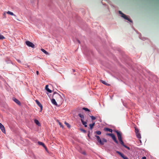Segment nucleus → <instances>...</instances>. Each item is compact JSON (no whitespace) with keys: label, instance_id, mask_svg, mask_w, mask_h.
Listing matches in <instances>:
<instances>
[{"label":"nucleus","instance_id":"nucleus-1","mask_svg":"<svg viewBox=\"0 0 159 159\" xmlns=\"http://www.w3.org/2000/svg\"><path fill=\"white\" fill-rule=\"evenodd\" d=\"M52 97L53 98L52 99L51 102L54 105H57L56 100L59 103L61 104L62 103L63 99L59 94L57 93H54Z\"/></svg>","mask_w":159,"mask_h":159},{"label":"nucleus","instance_id":"nucleus-2","mask_svg":"<svg viewBox=\"0 0 159 159\" xmlns=\"http://www.w3.org/2000/svg\"><path fill=\"white\" fill-rule=\"evenodd\" d=\"M95 137L97 138L98 142L101 145H103L104 144V143H106L107 142V139L104 138L101 139L100 137L98 135H95Z\"/></svg>","mask_w":159,"mask_h":159},{"label":"nucleus","instance_id":"nucleus-3","mask_svg":"<svg viewBox=\"0 0 159 159\" xmlns=\"http://www.w3.org/2000/svg\"><path fill=\"white\" fill-rule=\"evenodd\" d=\"M26 44L29 47H31L33 48L35 47L34 45L32 42L28 41H26L25 42Z\"/></svg>","mask_w":159,"mask_h":159},{"label":"nucleus","instance_id":"nucleus-4","mask_svg":"<svg viewBox=\"0 0 159 159\" xmlns=\"http://www.w3.org/2000/svg\"><path fill=\"white\" fill-rule=\"evenodd\" d=\"M116 152L120 155L124 159H129L127 157L125 156L122 153L120 152L117 151H116Z\"/></svg>","mask_w":159,"mask_h":159},{"label":"nucleus","instance_id":"nucleus-5","mask_svg":"<svg viewBox=\"0 0 159 159\" xmlns=\"http://www.w3.org/2000/svg\"><path fill=\"white\" fill-rule=\"evenodd\" d=\"M116 132L117 134L119 140L122 139L121 133L119 132L117 130L116 131Z\"/></svg>","mask_w":159,"mask_h":159},{"label":"nucleus","instance_id":"nucleus-6","mask_svg":"<svg viewBox=\"0 0 159 159\" xmlns=\"http://www.w3.org/2000/svg\"><path fill=\"white\" fill-rule=\"evenodd\" d=\"M0 128L2 130V132L3 133H5V129L4 128V126L0 123Z\"/></svg>","mask_w":159,"mask_h":159},{"label":"nucleus","instance_id":"nucleus-7","mask_svg":"<svg viewBox=\"0 0 159 159\" xmlns=\"http://www.w3.org/2000/svg\"><path fill=\"white\" fill-rule=\"evenodd\" d=\"M111 137L112 138L113 140L114 141V142L116 143H118V142L117 140H116V137L115 135L113 134H112V135L111 136Z\"/></svg>","mask_w":159,"mask_h":159},{"label":"nucleus","instance_id":"nucleus-8","mask_svg":"<svg viewBox=\"0 0 159 159\" xmlns=\"http://www.w3.org/2000/svg\"><path fill=\"white\" fill-rule=\"evenodd\" d=\"M122 17L124 18L126 20H127L130 22H132V20L128 18V17L125 14H123V16H121Z\"/></svg>","mask_w":159,"mask_h":159},{"label":"nucleus","instance_id":"nucleus-9","mask_svg":"<svg viewBox=\"0 0 159 159\" xmlns=\"http://www.w3.org/2000/svg\"><path fill=\"white\" fill-rule=\"evenodd\" d=\"M35 102H36V103L38 104V105L40 107L41 111L43 108V106L37 100H35Z\"/></svg>","mask_w":159,"mask_h":159},{"label":"nucleus","instance_id":"nucleus-10","mask_svg":"<svg viewBox=\"0 0 159 159\" xmlns=\"http://www.w3.org/2000/svg\"><path fill=\"white\" fill-rule=\"evenodd\" d=\"M81 121L82 123V124L84 125V127H87V122L84 121L82 119H81Z\"/></svg>","mask_w":159,"mask_h":159},{"label":"nucleus","instance_id":"nucleus-11","mask_svg":"<svg viewBox=\"0 0 159 159\" xmlns=\"http://www.w3.org/2000/svg\"><path fill=\"white\" fill-rule=\"evenodd\" d=\"M13 100L18 105H20V102L16 98H14L13 99Z\"/></svg>","mask_w":159,"mask_h":159},{"label":"nucleus","instance_id":"nucleus-12","mask_svg":"<svg viewBox=\"0 0 159 159\" xmlns=\"http://www.w3.org/2000/svg\"><path fill=\"white\" fill-rule=\"evenodd\" d=\"M48 85H46L45 86V89L48 92L51 93L52 92V90L48 88Z\"/></svg>","mask_w":159,"mask_h":159},{"label":"nucleus","instance_id":"nucleus-13","mask_svg":"<svg viewBox=\"0 0 159 159\" xmlns=\"http://www.w3.org/2000/svg\"><path fill=\"white\" fill-rule=\"evenodd\" d=\"M34 123L36 125H38L39 126L40 125V124L39 122V121L38 120H37L36 119L34 120Z\"/></svg>","mask_w":159,"mask_h":159},{"label":"nucleus","instance_id":"nucleus-14","mask_svg":"<svg viewBox=\"0 0 159 159\" xmlns=\"http://www.w3.org/2000/svg\"><path fill=\"white\" fill-rule=\"evenodd\" d=\"M104 130L105 131H109L111 133L112 132V130L111 129L108 128H104Z\"/></svg>","mask_w":159,"mask_h":159},{"label":"nucleus","instance_id":"nucleus-15","mask_svg":"<svg viewBox=\"0 0 159 159\" xmlns=\"http://www.w3.org/2000/svg\"><path fill=\"white\" fill-rule=\"evenodd\" d=\"M100 81L101 82H102V84L107 86L110 85V84L107 83L105 81L102 80H100Z\"/></svg>","mask_w":159,"mask_h":159},{"label":"nucleus","instance_id":"nucleus-16","mask_svg":"<svg viewBox=\"0 0 159 159\" xmlns=\"http://www.w3.org/2000/svg\"><path fill=\"white\" fill-rule=\"evenodd\" d=\"M95 125V122L93 123L92 124H89V126H90V129H93V127Z\"/></svg>","mask_w":159,"mask_h":159},{"label":"nucleus","instance_id":"nucleus-17","mask_svg":"<svg viewBox=\"0 0 159 159\" xmlns=\"http://www.w3.org/2000/svg\"><path fill=\"white\" fill-rule=\"evenodd\" d=\"M38 143L39 145H42L43 147H44L45 146L44 143L41 142L39 141Z\"/></svg>","mask_w":159,"mask_h":159},{"label":"nucleus","instance_id":"nucleus-18","mask_svg":"<svg viewBox=\"0 0 159 159\" xmlns=\"http://www.w3.org/2000/svg\"><path fill=\"white\" fill-rule=\"evenodd\" d=\"M137 137L139 139L141 138V135L139 133L136 134Z\"/></svg>","mask_w":159,"mask_h":159},{"label":"nucleus","instance_id":"nucleus-19","mask_svg":"<svg viewBox=\"0 0 159 159\" xmlns=\"http://www.w3.org/2000/svg\"><path fill=\"white\" fill-rule=\"evenodd\" d=\"M41 51L43 52L46 55L48 54V52H47L43 48H42L41 49Z\"/></svg>","mask_w":159,"mask_h":159},{"label":"nucleus","instance_id":"nucleus-20","mask_svg":"<svg viewBox=\"0 0 159 159\" xmlns=\"http://www.w3.org/2000/svg\"><path fill=\"white\" fill-rule=\"evenodd\" d=\"M7 13L8 14H10L11 16H15V15L13 14V13L10 11H8L7 12Z\"/></svg>","mask_w":159,"mask_h":159},{"label":"nucleus","instance_id":"nucleus-21","mask_svg":"<svg viewBox=\"0 0 159 159\" xmlns=\"http://www.w3.org/2000/svg\"><path fill=\"white\" fill-rule=\"evenodd\" d=\"M65 124L67 126V127L68 128H70V124L68 123H67V122H66L65 121Z\"/></svg>","mask_w":159,"mask_h":159},{"label":"nucleus","instance_id":"nucleus-22","mask_svg":"<svg viewBox=\"0 0 159 159\" xmlns=\"http://www.w3.org/2000/svg\"><path fill=\"white\" fill-rule=\"evenodd\" d=\"M135 132L136 134L139 132V130L136 127H135Z\"/></svg>","mask_w":159,"mask_h":159},{"label":"nucleus","instance_id":"nucleus-23","mask_svg":"<svg viewBox=\"0 0 159 159\" xmlns=\"http://www.w3.org/2000/svg\"><path fill=\"white\" fill-rule=\"evenodd\" d=\"M119 141L120 142V144L121 145H122L123 146L125 145L124 144V142H123V141L122 140V139H121V140H119Z\"/></svg>","mask_w":159,"mask_h":159},{"label":"nucleus","instance_id":"nucleus-24","mask_svg":"<svg viewBox=\"0 0 159 159\" xmlns=\"http://www.w3.org/2000/svg\"><path fill=\"white\" fill-rule=\"evenodd\" d=\"M5 39V37L3 35L0 34V40L3 39Z\"/></svg>","mask_w":159,"mask_h":159},{"label":"nucleus","instance_id":"nucleus-25","mask_svg":"<svg viewBox=\"0 0 159 159\" xmlns=\"http://www.w3.org/2000/svg\"><path fill=\"white\" fill-rule=\"evenodd\" d=\"M78 115L79 116V117H80V118H84V116L83 115L79 114Z\"/></svg>","mask_w":159,"mask_h":159},{"label":"nucleus","instance_id":"nucleus-26","mask_svg":"<svg viewBox=\"0 0 159 159\" xmlns=\"http://www.w3.org/2000/svg\"><path fill=\"white\" fill-rule=\"evenodd\" d=\"M96 134L98 135H100L101 133V132L99 131H96Z\"/></svg>","mask_w":159,"mask_h":159},{"label":"nucleus","instance_id":"nucleus-27","mask_svg":"<svg viewBox=\"0 0 159 159\" xmlns=\"http://www.w3.org/2000/svg\"><path fill=\"white\" fill-rule=\"evenodd\" d=\"M83 109L87 111H89V110L88 108H86L83 107Z\"/></svg>","mask_w":159,"mask_h":159},{"label":"nucleus","instance_id":"nucleus-28","mask_svg":"<svg viewBox=\"0 0 159 159\" xmlns=\"http://www.w3.org/2000/svg\"><path fill=\"white\" fill-rule=\"evenodd\" d=\"M90 117L92 120H95L96 119V117L93 116H91Z\"/></svg>","mask_w":159,"mask_h":159},{"label":"nucleus","instance_id":"nucleus-29","mask_svg":"<svg viewBox=\"0 0 159 159\" xmlns=\"http://www.w3.org/2000/svg\"><path fill=\"white\" fill-rule=\"evenodd\" d=\"M59 125L61 127H62V128H64L63 126L62 125L61 123L59 122Z\"/></svg>","mask_w":159,"mask_h":159},{"label":"nucleus","instance_id":"nucleus-30","mask_svg":"<svg viewBox=\"0 0 159 159\" xmlns=\"http://www.w3.org/2000/svg\"><path fill=\"white\" fill-rule=\"evenodd\" d=\"M80 130L82 132L84 133H86V131L84 129H81Z\"/></svg>","mask_w":159,"mask_h":159},{"label":"nucleus","instance_id":"nucleus-31","mask_svg":"<svg viewBox=\"0 0 159 159\" xmlns=\"http://www.w3.org/2000/svg\"><path fill=\"white\" fill-rule=\"evenodd\" d=\"M124 146L128 150H130V148L129 147L126 146L125 145Z\"/></svg>","mask_w":159,"mask_h":159},{"label":"nucleus","instance_id":"nucleus-32","mask_svg":"<svg viewBox=\"0 0 159 159\" xmlns=\"http://www.w3.org/2000/svg\"><path fill=\"white\" fill-rule=\"evenodd\" d=\"M119 13L121 15H122L121 16H123V14H123L121 11H119Z\"/></svg>","mask_w":159,"mask_h":159},{"label":"nucleus","instance_id":"nucleus-33","mask_svg":"<svg viewBox=\"0 0 159 159\" xmlns=\"http://www.w3.org/2000/svg\"><path fill=\"white\" fill-rule=\"evenodd\" d=\"M112 134H109V133H107L106 134V135H107L111 137V135H112Z\"/></svg>","mask_w":159,"mask_h":159},{"label":"nucleus","instance_id":"nucleus-34","mask_svg":"<svg viewBox=\"0 0 159 159\" xmlns=\"http://www.w3.org/2000/svg\"><path fill=\"white\" fill-rule=\"evenodd\" d=\"M43 147L45 148V150L47 151V147H46V146H45V147Z\"/></svg>","mask_w":159,"mask_h":159},{"label":"nucleus","instance_id":"nucleus-35","mask_svg":"<svg viewBox=\"0 0 159 159\" xmlns=\"http://www.w3.org/2000/svg\"><path fill=\"white\" fill-rule=\"evenodd\" d=\"M142 159H146V158L145 157H142Z\"/></svg>","mask_w":159,"mask_h":159},{"label":"nucleus","instance_id":"nucleus-36","mask_svg":"<svg viewBox=\"0 0 159 159\" xmlns=\"http://www.w3.org/2000/svg\"><path fill=\"white\" fill-rule=\"evenodd\" d=\"M36 74L37 75H39V72L38 71H36Z\"/></svg>","mask_w":159,"mask_h":159},{"label":"nucleus","instance_id":"nucleus-37","mask_svg":"<svg viewBox=\"0 0 159 159\" xmlns=\"http://www.w3.org/2000/svg\"><path fill=\"white\" fill-rule=\"evenodd\" d=\"M17 61L18 62H20V63L21 62L20 61V60H17Z\"/></svg>","mask_w":159,"mask_h":159},{"label":"nucleus","instance_id":"nucleus-38","mask_svg":"<svg viewBox=\"0 0 159 159\" xmlns=\"http://www.w3.org/2000/svg\"><path fill=\"white\" fill-rule=\"evenodd\" d=\"M83 154L84 155H85L86 154V153L85 152H83Z\"/></svg>","mask_w":159,"mask_h":159},{"label":"nucleus","instance_id":"nucleus-39","mask_svg":"<svg viewBox=\"0 0 159 159\" xmlns=\"http://www.w3.org/2000/svg\"><path fill=\"white\" fill-rule=\"evenodd\" d=\"M72 71H73V72H75V70H74V69H72Z\"/></svg>","mask_w":159,"mask_h":159},{"label":"nucleus","instance_id":"nucleus-40","mask_svg":"<svg viewBox=\"0 0 159 159\" xmlns=\"http://www.w3.org/2000/svg\"><path fill=\"white\" fill-rule=\"evenodd\" d=\"M89 133H88V136H89Z\"/></svg>","mask_w":159,"mask_h":159}]
</instances>
